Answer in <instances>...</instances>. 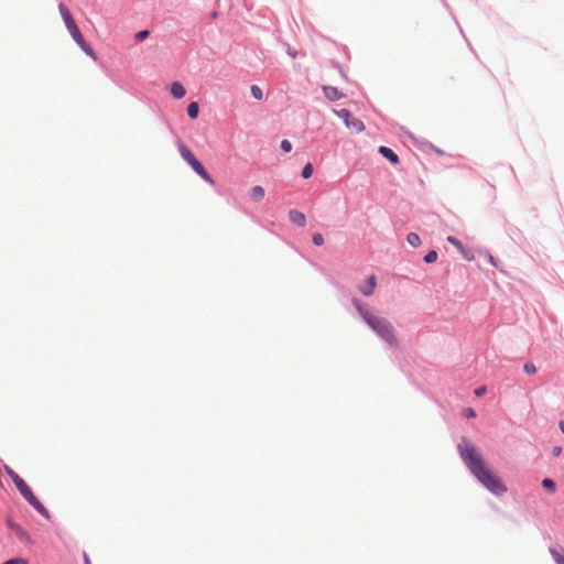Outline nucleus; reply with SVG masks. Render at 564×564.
<instances>
[{
	"mask_svg": "<svg viewBox=\"0 0 564 564\" xmlns=\"http://www.w3.org/2000/svg\"><path fill=\"white\" fill-rule=\"evenodd\" d=\"M4 470L9 475V477L12 479V481L19 477V475L13 469H11L9 466H4Z\"/></svg>",
	"mask_w": 564,
	"mask_h": 564,
	"instance_id": "nucleus-29",
	"label": "nucleus"
},
{
	"mask_svg": "<svg viewBox=\"0 0 564 564\" xmlns=\"http://www.w3.org/2000/svg\"><path fill=\"white\" fill-rule=\"evenodd\" d=\"M334 112L343 119L345 126L352 130L356 133H360L365 130V124L361 120L354 118L349 110L347 109H340V110H334Z\"/></svg>",
	"mask_w": 564,
	"mask_h": 564,
	"instance_id": "nucleus-5",
	"label": "nucleus"
},
{
	"mask_svg": "<svg viewBox=\"0 0 564 564\" xmlns=\"http://www.w3.org/2000/svg\"><path fill=\"white\" fill-rule=\"evenodd\" d=\"M78 44V46L90 57H93L94 59H96V54L94 52V50L86 43V41L84 40V37L82 39V42H76Z\"/></svg>",
	"mask_w": 564,
	"mask_h": 564,
	"instance_id": "nucleus-15",
	"label": "nucleus"
},
{
	"mask_svg": "<svg viewBox=\"0 0 564 564\" xmlns=\"http://www.w3.org/2000/svg\"><path fill=\"white\" fill-rule=\"evenodd\" d=\"M58 10H59V13H61L64 22H65L66 29L70 33L73 40L75 42H82L83 35H82L77 24L75 23L69 10L63 3L58 4Z\"/></svg>",
	"mask_w": 564,
	"mask_h": 564,
	"instance_id": "nucleus-4",
	"label": "nucleus"
},
{
	"mask_svg": "<svg viewBox=\"0 0 564 564\" xmlns=\"http://www.w3.org/2000/svg\"><path fill=\"white\" fill-rule=\"evenodd\" d=\"M199 112V107L197 102H191L187 107V115L191 119H196Z\"/></svg>",
	"mask_w": 564,
	"mask_h": 564,
	"instance_id": "nucleus-17",
	"label": "nucleus"
},
{
	"mask_svg": "<svg viewBox=\"0 0 564 564\" xmlns=\"http://www.w3.org/2000/svg\"><path fill=\"white\" fill-rule=\"evenodd\" d=\"M8 525L12 531H14V527H19V524L12 522L11 520H8Z\"/></svg>",
	"mask_w": 564,
	"mask_h": 564,
	"instance_id": "nucleus-34",
	"label": "nucleus"
},
{
	"mask_svg": "<svg viewBox=\"0 0 564 564\" xmlns=\"http://www.w3.org/2000/svg\"><path fill=\"white\" fill-rule=\"evenodd\" d=\"M149 34L150 32L148 30H142L135 34L134 39L137 42H141L145 40L149 36Z\"/></svg>",
	"mask_w": 564,
	"mask_h": 564,
	"instance_id": "nucleus-26",
	"label": "nucleus"
},
{
	"mask_svg": "<svg viewBox=\"0 0 564 564\" xmlns=\"http://www.w3.org/2000/svg\"><path fill=\"white\" fill-rule=\"evenodd\" d=\"M486 391H487L486 387L481 386V387L477 388L474 391V393H475L476 397H481V395H484L486 393Z\"/></svg>",
	"mask_w": 564,
	"mask_h": 564,
	"instance_id": "nucleus-31",
	"label": "nucleus"
},
{
	"mask_svg": "<svg viewBox=\"0 0 564 564\" xmlns=\"http://www.w3.org/2000/svg\"><path fill=\"white\" fill-rule=\"evenodd\" d=\"M22 497L44 518L50 519L48 510L43 506V503L35 497L32 490L22 495Z\"/></svg>",
	"mask_w": 564,
	"mask_h": 564,
	"instance_id": "nucleus-6",
	"label": "nucleus"
},
{
	"mask_svg": "<svg viewBox=\"0 0 564 564\" xmlns=\"http://www.w3.org/2000/svg\"><path fill=\"white\" fill-rule=\"evenodd\" d=\"M171 94L174 98L176 99H181L185 96L186 94V90L184 88V86L178 83V82H174L172 85H171Z\"/></svg>",
	"mask_w": 564,
	"mask_h": 564,
	"instance_id": "nucleus-11",
	"label": "nucleus"
},
{
	"mask_svg": "<svg viewBox=\"0 0 564 564\" xmlns=\"http://www.w3.org/2000/svg\"><path fill=\"white\" fill-rule=\"evenodd\" d=\"M550 553L555 561L556 564H564V550H558L556 547H551Z\"/></svg>",
	"mask_w": 564,
	"mask_h": 564,
	"instance_id": "nucleus-13",
	"label": "nucleus"
},
{
	"mask_svg": "<svg viewBox=\"0 0 564 564\" xmlns=\"http://www.w3.org/2000/svg\"><path fill=\"white\" fill-rule=\"evenodd\" d=\"M182 158L191 165V167L207 183L214 185V180L203 166V164L195 158L193 152L185 145L178 147Z\"/></svg>",
	"mask_w": 564,
	"mask_h": 564,
	"instance_id": "nucleus-3",
	"label": "nucleus"
},
{
	"mask_svg": "<svg viewBox=\"0 0 564 564\" xmlns=\"http://www.w3.org/2000/svg\"><path fill=\"white\" fill-rule=\"evenodd\" d=\"M560 430L562 433H564V421L560 422Z\"/></svg>",
	"mask_w": 564,
	"mask_h": 564,
	"instance_id": "nucleus-38",
	"label": "nucleus"
},
{
	"mask_svg": "<svg viewBox=\"0 0 564 564\" xmlns=\"http://www.w3.org/2000/svg\"><path fill=\"white\" fill-rule=\"evenodd\" d=\"M379 152L386 158L388 159L392 164H398L399 163V156L390 149V148H387V147H380L379 148Z\"/></svg>",
	"mask_w": 564,
	"mask_h": 564,
	"instance_id": "nucleus-12",
	"label": "nucleus"
},
{
	"mask_svg": "<svg viewBox=\"0 0 564 564\" xmlns=\"http://www.w3.org/2000/svg\"><path fill=\"white\" fill-rule=\"evenodd\" d=\"M264 196H265V191L260 185H256V186L251 187L249 191V197L253 202H257V203L261 202L264 198Z\"/></svg>",
	"mask_w": 564,
	"mask_h": 564,
	"instance_id": "nucleus-10",
	"label": "nucleus"
},
{
	"mask_svg": "<svg viewBox=\"0 0 564 564\" xmlns=\"http://www.w3.org/2000/svg\"><path fill=\"white\" fill-rule=\"evenodd\" d=\"M376 285H377L376 276L370 275L367 280V283L360 288V291L365 296H370L373 294Z\"/></svg>",
	"mask_w": 564,
	"mask_h": 564,
	"instance_id": "nucleus-9",
	"label": "nucleus"
},
{
	"mask_svg": "<svg viewBox=\"0 0 564 564\" xmlns=\"http://www.w3.org/2000/svg\"><path fill=\"white\" fill-rule=\"evenodd\" d=\"M2 564H29V561L23 557H14V558L6 561Z\"/></svg>",
	"mask_w": 564,
	"mask_h": 564,
	"instance_id": "nucleus-24",
	"label": "nucleus"
},
{
	"mask_svg": "<svg viewBox=\"0 0 564 564\" xmlns=\"http://www.w3.org/2000/svg\"><path fill=\"white\" fill-rule=\"evenodd\" d=\"M281 149L284 151V152H291L292 150V143L289 141V140H283L281 142Z\"/></svg>",
	"mask_w": 564,
	"mask_h": 564,
	"instance_id": "nucleus-27",
	"label": "nucleus"
},
{
	"mask_svg": "<svg viewBox=\"0 0 564 564\" xmlns=\"http://www.w3.org/2000/svg\"><path fill=\"white\" fill-rule=\"evenodd\" d=\"M323 91L330 101L339 100L343 97V93L334 86H323Z\"/></svg>",
	"mask_w": 564,
	"mask_h": 564,
	"instance_id": "nucleus-8",
	"label": "nucleus"
},
{
	"mask_svg": "<svg viewBox=\"0 0 564 564\" xmlns=\"http://www.w3.org/2000/svg\"><path fill=\"white\" fill-rule=\"evenodd\" d=\"M523 370H524V372H525V373H528V375H534V373L536 372V367H535V365H534V364H532V362H527V364H524V366H523Z\"/></svg>",
	"mask_w": 564,
	"mask_h": 564,
	"instance_id": "nucleus-23",
	"label": "nucleus"
},
{
	"mask_svg": "<svg viewBox=\"0 0 564 564\" xmlns=\"http://www.w3.org/2000/svg\"><path fill=\"white\" fill-rule=\"evenodd\" d=\"M437 260V252L432 250L430 251L425 257H424V261L426 263H433Z\"/></svg>",
	"mask_w": 564,
	"mask_h": 564,
	"instance_id": "nucleus-22",
	"label": "nucleus"
},
{
	"mask_svg": "<svg viewBox=\"0 0 564 564\" xmlns=\"http://www.w3.org/2000/svg\"><path fill=\"white\" fill-rule=\"evenodd\" d=\"M289 219L300 226V227H304L306 225V217L305 215L302 213V212H299L296 209H291L289 212Z\"/></svg>",
	"mask_w": 564,
	"mask_h": 564,
	"instance_id": "nucleus-7",
	"label": "nucleus"
},
{
	"mask_svg": "<svg viewBox=\"0 0 564 564\" xmlns=\"http://www.w3.org/2000/svg\"><path fill=\"white\" fill-rule=\"evenodd\" d=\"M18 538L22 541V542H25V543H30L31 542V538L29 535V533L22 529L20 525L19 527H14V531H13Z\"/></svg>",
	"mask_w": 564,
	"mask_h": 564,
	"instance_id": "nucleus-14",
	"label": "nucleus"
},
{
	"mask_svg": "<svg viewBox=\"0 0 564 564\" xmlns=\"http://www.w3.org/2000/svg\"><path fill=\"white\" fill-rule=\"evenodd\" d=\"M354 305L365 323L390 346H397L398 339L391 323L373 313V311L359 300H354Z\"/></svg>",
	"mask_w": 564,
	"mask_h": 564,
	"instance_id": "nucleus-2",
	"label": "nucleus"
},
{
	"mask_svg": "<svg viewBox=\"0 0 564 564\" xmlns=\"http://www.w3.org/2000/svg\"><path fill=\"white\" fill-rule=\"evenodd\" d=\"M84 562H85V564H91V561L86 553H84Z\"/></svg>",
	"mask_w": 564,
	"mask_h": 564,
	"instance_id": "nucleus-35",
	"label": "nucleus"
},
{
	"mask_svg": "<svg viewBox=\"0 0 564 564\" xmlns=\"http://www.w3.org/2000/svg\"><path fill=\"white\" fill-rule=\"evenodd\" d=\"M30 490H31V488H30V487L28 486V484H26V485H24V487H22V488H20V489H19V492H20V494H21V496H22V495L26 494V492H28V491H30Z\"/></svg>",
	"mask_w": 564,
	"mask_h": 564,
	"instance_id": "nucleus-32",
	"label": "nucleus"
},
{
	"mask_svg": "<svg viewBox=\"0 0 564 564\" xmlns=\"http://www.w3.org/2000/svg\"><path fill=\"white\" fill-rule=\"evenodd\" d=\"M448 242H451L454 246H458V240L455 237H447Z\"/></svg>",
	"mask_w": 564,
	"mask_h": 564,
	"instance_id": "nucleus-33",
	"label": "nucleus"
},
{
	"mask_svg": "<svg viewBox=\"0 0 564 564\" xmlns=\"http://www.w3.org/2000/svg\"><path fill=\"white\" fill-rule=\"evenodd\" d=\"M464 447L460 449V456L473 476L494 495L500 496L505 494L507 487L491 470L480 451L466 441H464Z\"/></svg>",
	"mask_w": 564,
	"mask_h": 564,
	"instance_id": "nucleus-1",
	"label": "nucleus"
},
{
	"mask_svg": "<svg viewBox=\"0 0 564 564\" xmlns=\"http://www.w3.org/2000/svg\"><path fill=\"white\" fill-rule=\"evenodd\" d=\"M288 53H289V55H290V56H292V57H295V56H296V52H295L294 50L290 48V47H289V50H288Z\"/></svg>",
	"mask_w": 564,
	"mask_h": 564,
	"instance_id": "nucleus-37",
	"label": "nucleus"
},
{
	"mask_svg": "<svg viewBox=\"0 0 564 564\" xmlns=\"http://www.w3.org/2000/svg\"><path fill=\"white\" fill-rule=\"evenodd\" d=\"M553 454H554L555 456H558V455L561 454V447H554V448H553Z\"/></svg>",
	"mask_w": 564,
	"mask_h": 564,
	"instance_id": "nucleus-36",
	"label": "nucleus"
},
{
	"mask_svg": "<svg viewBox=\"0 0 564 564\" xmlns=\"http://www.w3.org/2000/svg\"><path fill=\"white\" fill-rule=\"evenodd\" d=\"M13 482L18 490L24 487V485H26V482L20 476L17 479H14Z\"/></svg>",
	"mask_w": 564,
	"mask_h": 564,
	"instance_id": "nucleus-30",
	"label": "nucleus"
},
{
	"mask_svg": "<svg viewBox=\"0 0 564 564\" xmlns=\"http://www.w3.org/2000/svg\"><path fill=\"white\" fill-rule=\"evenodd\" d=\"M251 95L257 99V100H262L263 99V91L262 89L257 86V85H252L251 86Z\"/></svg>",
	"mask_w": 564,
	"mask_h": 564,
	"instance_id": "nucleus-20",
	"label": "nucleus"
},
{
	"mask_svg": "<svg viewBox=\"0 0 564 564\" xmlns=\"http://www.w3.org/2000/svg\"><path fill=\"white\" fill-rule=\"evenodd\" d=\"M313 174V165L311 163H307L302 171V176L304 178H310Z\"/></svg>",
	"mask_w": 564,
	"mask_h": 564,
	"instance_id": "nucleus-21",
	"label": "nucleus"
},
{
	"mask_svg": "<svg viewBox=\"0 0 564 564\" xmlns=\"http://www.w3.org/2000/svg\"><path fill=\"white\" fill-rule=\"evenodd\" d=\"M78 44V46L90 57H93L94 59H96V54L94 52V50L86 43V41L84 40V37L82 39V42H76Z\"/></svg>",
	"mask_w": 564,
	"mask_h": 564,
	"instance_id": "nucleus-16",
	"label": "nucleus"
},
{
	"mask_svg": "<svg viewBox=\"0 0 564 564\" xmlns=\"http://www.w3.org/2000/svg\"><path fill=\"white\" fill-rule=\"evenodd\" d=\"M463 414H464L466 417H468V419H474V417H476V412H475V410H474V409H471V408H466V409L464 410Z\"/></svg>",
	"mask_w": 564,
	"mask_h": 564,
	"instance_id": "nucleus-28",
	"label": "nucleus"
},
{
	"mask_svg": "<svg viewBox=\"0 0 564 564\" xmlns=\"http://www.w3.org/2000/svg\"><path fill=\"white\" fill-rule=\"evenodd\" d=\"M313 243L315 246H323L324 245V237H323V235L319 234V232H315L313 235Z\"/></svg>",
	"mask_w": 564,
	"mask_h": 564,
	"instance_id": "nucleus-25",
	"label": "nucleus"
},
{
	"mask_svg": "<svg viewBox=\"0 0 564 564\" xmlns=\"http://www.w3.org/2000/svg\"><path fill=\"white\" fill-rule=\"evenodd\" d=\"M406 240H408L409 245L414 248L419 247L422 243L420 236L415 232H410L406 237Z\"/></svg>",
	"mask_w": 564,
	"mask_h": 564,
	"instance_id": "nucleus-18",
	"label": "nucleus"
},
{
	"mask_svg": "<svg viewBox=\"0 0 564 564\" xmlns=\"http://www.w3.org/2000/svg\"><path fill=\"white\" fill-rule=\"evenodd\" d=\"M542 486L549 490L550 492H554L555 489H556V485L554 482V480H552L551 478H544L542 480Z\"/></svg>",
	"mask_w": 564,
	"mask_h": 564,
	"instance_id": "nucleus-19",
	"label": "nucleus"
}]
</instances>
